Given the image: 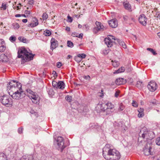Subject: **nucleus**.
<instances>
[{
    "mask_svg": "<svg viewBox=\"0 0 160 160\" xmlns=\"http://www.w3.org/2000/svg\"><path fill=\"white\" fill-rule=\"evenodd\" d=\"M50 93H51V94H53L54 92L53 90L52 89L50 90L48 92V94H50Z\"/></svg>",
    "mask_w": 160,
    "mask_h": 160,
    "instance_id": "nucleus-56",
    "label": "nucleus"
},
{
    "mask_svg": "<svg viewBox=\"0 0 160 160\" xmlns=\"http://www.w3.org/2000/svg\"><path fill=\"white\" fill-rule=\"evenodd\" d=\"M67 46L70 48H72L73 46V43L70 41H67Z\"/></svg>",
    "mask_w": 160,
    "mask_h": 160,
    "instance_id": "nucleus-32",
    "label": "nucleus"
},
{
    "mask_svg": "<svg viewBox=\"0 0 160 160\" xmlns=\"http://www.w3.org/2000/svg\"><path fill=\"white\" fill-rule=\"evenodd\" d=\"M151 104L153 106L157 105L158 104H159L158 102V101H151L150 102Z\"/></svg>",
    "mask_w": 160,
    "mask_h": 160,
    "instance_id": "nucleus-35",
    "label": "nucleus"
},
{
    "mask_svg": "<svg viewBox=\"0 0 160 160\" xmlns=\"http://www.w3.org/2000/svg\"><path fill=\"white\" fill-rule=\"evenodd\" d=\"M147 50L151 52L154 55H155L157 54V53L152 48H147Z\"/></svg>",
    "mask_w": 160,
    "mask_h": 160,
    "instance_id": "nucleus-33",
    "label": "nucleus"
},
{
    "mask_svg": "<svg viewBox=\"0 0 160 160\" xmlns=\"http://www.w3.org/2000/svg\"><path fill=\"white\" fill-rule=\"evenodd\" d=\"M151 149H152V148L151 147L150 144H147L146 146L143 149L144 153L145 155L148 156L152 154L151 152Z\"/></svg>",
    "mask_w": 160,
    "mask_h": 160,
    "instance_id": "nucleus-13",
    "label": "nucleus"
},
{
    "mask_svg": "<svg viewBox=\"0 0 160 160\" xmlns=\"http://www.w3.org/2000/svg\"><path fill=\"white\" fill-rule=\"evenodd\" d=\"M9 40L12 42H14L16 40V38L14 36H11L9 38Z\"/></svg>",
    "mask_w": 160,
    "mask_h": 160,
    "instance_id": "nucleus-37",
    "label": "nucleus"
},
{
    "mask_svg": "<svg viewBox=\"0 0 160 160\" xmlns=\"http://www.w3.org/2000/svg\"><path fill=\"white\" fill-rule=\"evenodd\" d=\"M106 104H107V106H106L107 110L108 109H112L114 107V106L113 104H112L110 102H107V101H106Z\"/></svg>",
    "mask_w": 160,
    "mask_h": 160,
    "instance_id": "nucleus-23",
    "label": "nucleus"
},
{
    "mask_svg": "<svg viewBox=\"0 0 160 160\" xmlns=\"http://www.w3.org/2000/svg\"><path fill=\"white\" fill-rule=\"evenodd\" d=\"M7 85H8L7 88L10 89L13 88H17L18 89V90H19L20 92H21V90H22V85L21 83L19 82H17L15 84H12L11 82H9L8 83V84Z\"/></svg>",
    "mask_w": 160,
    "mask_h": 160,
    "instance_id": "nucleus-9",
    "label": "nucleus"
},
{
    "mask_svg": "<svg viewBox=\"0 0 160 160\" xmlns=\"http://www.w3.org/2000/svg\"><path fill=\"white\" fill-rule=\"evenodd\" d=\"M84 78L87 80H89L90 79V77L89 75H87L85 76Z\"/></svg>",
    "mask_w": 160,
    "mask_h": 160,
    "instance_id": "nucleus-55",
    "label": "nucleus"
},
{
    "mask_svg": "<svg viewBox=\"0 0 160 160\" xmlns=\"http://www.w3.org/2000/svg\"><path fill=\"white\" fill-rule=\"evenodd\" d=\"M52 83V86L56 88H57L58 82H57L55 81H53Z\"/></svg>",
    "mask_w": 160,
    "mask_h": 160,
    "instance_id": "nucleus-38",
    "label": "nucleus"
},
{
    "mask_svg": "<svg viewBox=\"0 0 160 160\" xmlns=\"http://www.w3.org/2000/svg\"><path fill=\"white\" fill-rule=\"evenodd\" d=\"M30 112L32 114V117L35 116L36 117H38V113L36 112H35L34 110H31Z\"/></svg>",
    "mask_w": 160,
    "mask_h": 160,
    "instance_id": "nucleus-31",
    "label": "nucleus"
},
{
    "mask_svg": "<svg viewBox=\"0 0 160 160\" xmlns=\"http://www.w3.org/2000/svg\"><path fill=\"white\" fill-rule=\"evenodd\" d=\"M123 19L125 20H127L128 19V17L127 16H123Z\"/></svg>",
    "mask_w": 160,
    "mask_h": 160,
    "instance_id": "nucleus-61",
    "label": "nucleus"
},
{
    "mask_svg": "<svg viewBox=\"0 0 160 160\" xmlns=\"http://www.w3.org/2000/svg\"><path fill=\"white\" fill-rule=\"evenodd\" d=\"M25 14H26L27 15V16H28V15H29L30 14V11H27V10L25 11Z\"/></svg>",
    "mask_w": 160,
    "mask_h": 160,
    "instance_id": "nucleus-59",
    "label": "nucleus"
},
{
    "mask_svg": "<svg viewBox=\"0 0 160 160\" xmlns=\"http://www.w3.org/2000/svg\"><path fill=\"white\" fill-rule=\"evenodd\" d=\"M1 102L2 104L8 107L12 106V101H1Z\"/></svg>",
    "mask_w": 160,
    "mask_h": 160,
    "instance_id": "nucleus-19",
    "label": "nucleus"
},
{
    "mask_svg": "<svg viewBox=\"0 0 160 160\" xmlns=\"http://www.w3.org/2000/svg\"><path fill=\"white\" fill-rule=\"evenodd\" d=\"M126 82V80L122 78H118L115 81V83L118 85H120L123 84Z\"/></svg>",
    "mask_w": 160,
    "mask_h": 160,
    "instance_id": "nucleus-18",
    "label": "nucleus"
},
{
    "mask_svg": "<svg viewBox=\"0 0 160 160\" xmlns=\"http://www.w3.org/2000/svg\"><path fill=\"white\" fill-rule=\"evenodd\" d=\"M103 155L107 160H118L121 157L118 151L115 149H109L107 147L103 149Z\"/></svg>",
    "mask_w": 160,
    "mask_h": 160,
    "instance_id": "nucleus-1",
    "label": "nucleus"
},
{
    "mask_svg": "<svg viewBox=\"0 0 160 160\" xmlns=\"http://www.w3.org/2000/svg\"><path fill=\"white\" fill-rule=\"evenodd\" d=\"M109 26L112 28H116L118 27V23L117 20L115 19H112L108 22Z\"/></svg>",
    "mask_w": 160,
    "mask_h": 160,
    "instance_id": "nucleus-15",
    "label": "nucleus"
},
{
    "mask_svg": "<svg viewBox=\"0 0 160 160\" xmlns=\"http://www.w3.org/2000/svg\"><path fill=\"white\" fill-rule=\"evenodd\" d=\"M157 83L152 81L150 82L147 86L148 89L152 92L155 91L157 89Z\"/></svg>",
    "mask_w": 160,
    "mask_h": 160,
    "instance_id": "nucleus-10",
    "label": "nucleus"
},
{
    "mask_svg": "<svg viewBox=\"0 0 160 160\" xmlns=\"http://www.w3.org/2000/svg\"><path fill=\"white\" fill-rule=\"evenodd\" d=\"M139 113L138 114V116L139 118H141L142 117L144 116V114L142 112H140V111H138Z\"/></svg>",
    "mask_w": 160,
    "mask_h": 160,
    "instance_id": "nucleus-49",
    "label": "nucleus"
},
{
    "mask_svg": "<svg viewBox=\"0 0 160 160\" xmlns=\"http://www.w3.org/2000/svg\"><path fill=\"white\" fill-rule=\"evenodd\" d=\"M8 61V57L4 54H2L0 55V61L2 62H7Z\"/></svg>",
    "mask_w": 160,
    "mask_h": 160,
    "instance_id": "nucleus-20",
    "label": "nucleus"
},
{
    "mask_svg": "<svg viewBox=\"0 0 160 160\" xmlns=\"http://www.w3.org/2000/svg\"><path fill=\"white\" fill-rule=\"evenodd\" d=\"M5 99L6 100H9L8 98H7V96L3 95L2 96H0V100H3Z\"/></svg>",
    "mask_w": 160,
    "mask_h": 160,
    "instance_id": "nucleus-43",
    "label": "nucleus"
},
{
    "mask_svg": "<svg viewBox=\"0 0 160 160\" xmlns=\"http://www.w3.org/2000/svg\"><path fill=\"white\" fill-rule=\"evenodd\" d=\"M123 5L126 9L130 10L131 9V5L128 2L125 3L124 2L123 3Z\"/></svg>",
    "mask_w": 160,
    "mask_h": 160,
    "instance_id": "nucleus-27",
    "label": "nucleus"
},
{
    "mask_svg": "<svg viewBox=\"0 0 160 160\" xmlns=\"http://www.w3.org/2000/svg\"><path fill=\"white\" fill-rule=\"evenodd\" d=\"M32 102L35 104H38L39 103V101H32Z\"/></svg>",
    "mask_w": 160,
    "mask_h": 160,
    "instance_id": "nucleus-58",
    "label": "nucleus"
},
{
    "mask_svg": "<svg viewBox=\"0 0 160 160\" xmlns=\"http://www.w3.org/2000/svg\"><path fill=\"white\" fill-rule=\"evenodd\" d=\"M156 142L157 145L160 146V137L157 138Z\"/></svg>",
    "mask_w": 160,
    "mask_h": 160,
    "instance_id": "nucleus-44",
    "label": "nucleus"
},
{
    "mask_svg": "<svg viewBox=\"0 0 160 160\" xmlns=\"http://www.w3.org/2000/svg\"><path fill=\"white\" fill-rule=\"evenodd\" d=\"M101 91V92H99L98 93V95L100 97H102L104 96V93L103 92V90L102 89Z\"/></svg>",
    "mask_w": 160,
    "mask_h": 160,
    "instance_id": "nucleus-42",
    "label": "nucleus"
},
{
    "mask_svg": "<svg viewBox=\"0 0 160 160\" xmlns=\"http://www.w3.org/2000/svg\"><path fill=\"white\" fill-rule=\"evenodd\" d=\"M68 18V21L69 22H71L72 21V18L69 16V15H68L67 17Z\"/></svg>",
    "mask_w": 160,
    "mask_h": 160,
    "instance_id": "nucleus-46",
    "label": "nucleus"
},
{
    "mask_svg": "<svg viewBox=\"0 0 160 160\" xmlns=\"http://www.w3.org/2000/svg\"><path fill=\"white\" fill-rule=\"evenodd\" d=\"M112 65L114 67H117L119 65V62L117 61H112Z\"/></svg>",
    "mask_w": 160,
    "mask_h": 160,
    "instance_id": "nucleus-29",
    "label": "nucleus"
},
{
    "mask_svg": "<svg viewBox=\"0 0 160 160\" xmlns=\"http://www.w3.org/2000/svg\"><path fill=\"white\" fill-rule=\"evenodd\" d=\"M139 22L144 26H145L147 24V18L143 14H141L138 18Z\"/></svg>",
    "mask_w": 160,
    "mask_h": 160,
    "instance_id": "nucleus-11",
    "label": "nucleus"
},
{
    "mask_svg": "<svg viewBox=\"0 0 160 160\" xmlns=\"http://www.w3.org/2000/svg\"><path fill=\"white\" fill-rule=\"evenodd\" d=\"M96 27L93 29V32L94 33H97L98 31H102L106 30L107 28L104 27L100 22L96 21L95 22Z\"/></svg>",
    "mask_w": 160,
    "mask_h": 160,
    "instance_id": "nucleus-6",
    "label": "nucleus"
},
{
    "mask_svg": "<svg viewBox=\"0 0 160 160\" xmlns=\"http://www.w3.org/2000/svg\"><path fill=\"white\" fill-rule=\"evenodd\" d=\"M51 34V31L49 30H46L44 32V34L45 36H49Z\"/></svg>",
    "mask_w": 160,
    "mask_h": 160,
    "instance_id": "nucleus-30",
    "label": "nucleus"
},
{
    "mask_svg": "<svg viewBox=\"0 0 160 160\" xmlns=\"http://www.w3.org/2000/svg\"><path fill=\"white\" fill-rule=\"evenodd\" d=\"M42 17L43 20H45L48 18V16L46 12H44L42 16Z\"/></svg>",
    "mask_w": 160,
    "mask_h": 160,
    "instance_id": "nucleus-36",
    "label": "nucleus"
},
{
    "mask_svg": "<svg viewBox=\"0 0 160 160\" xmlns=\"http://www.w3.org/2000/svg\"><path fill=\"white\" fill-rule=\"evenodd\" d=\"M143 84L142 82L140 81H137L136 84V86L140 89L142 88L143 87Z\"/></svg>",
    "mask_w": 160,
    "mask_h": 160,
    "instance_id": "nucleus-25",
    "label": "nucleus"
},
{
    "mask_svg": "<svg viewBox=\"0 0 160 160\" xmlns=\"http://www.w3.org/2000/svg\"><path fill=\"white\" fill-rule=\"evenodd\" d=\"M153 132L150 131H148L146 127H143L142 128L139 133V137H142L143 139H151L152 137H151V134Z\"/></svg>",
    "mask_w": 160,
    "mask_h": 160,
    "instance_id": "nucleus-4",
    "label": "nucleus"
},
{
    "mask_svg": "<svg viewBox=\"0 0 160 160\" xmlns=\"http://www.w3.org/2000/svg\"><path fill=\"white\" fill-rule=\"evenodd\" d=\"M1 8H2L4 10H6L7 8L6 4H5L3 3H2Z\"/></svg>",
    "mask_w": 160,
    "mask_h": 160,
    "instance_id": "nucleus-52",
    "label": "nucleus"
},
{
    "mask_svg": "<svg viewBox=\"0 0 160 160\" xmlns=\"http://www.w3.org/2000/svg\"><path fill=\"white\" fill-rule=\"evenodd\" d=\"M51 49L53 50L58 46V42L54 38H52L51 40Z\"/></svg>",
    "mask_w": 160,
    "mask_h": 160,
    "instance_id": "nucleus-14",
    "label": "nucleus"
},
{
    "mask_svg": "<svg viewBox=\"0 0 160 160\" xmlns=\"http://www.w3.org/2000/svg\"><path fill=\"white\" fill-rule=\"evenodd\" d=\"M52 74H53V76H54V77H55L57 76V73L55 71H52Z\"/></svg>",
    "mask_w": 160,
    "mask_h": 160,
    "instance_id": "nucleus-57",
    "label": "nucleus"
},
{
    "mask_svg": "<svg viewBox=\"0 0 160 160\" xmlns=\"http://www.w3.org/2000/svg\"><path fill=\"white\" fill-rule=\"evenodd\" d=\"M5 49L6 45L4 40L2 39H0V52H3Z\"/></svg>",
    "mask_w": 160,
    "mask_h": 160,
    "instance_id": "nucleus-17",
    "label": "nucleus"
},
{
    "mask_svg": "<svg viewBox=\"0 0 160 160\" xmlns=\"http://www.w3.org/2000/svg\"><path fill=\"white\" fill-rule=\"evenodd\" d=\"M65 88V84L62 81L58 82L57 88L63 89Z\"/></svg>",
    "mask_w": 160,
    "mask_h": 160,
    "instance_id": "nucleus-21",
    "label": "nucleus"
},
{
    "mask_svg": "<svg viewBox=\"0 0 160 160\" xmlns=\"http://www.w3.org/2000/svg\"><path fill=\"white\" fill-rule=\"evenodd\" d=\"M66 30L67 31H70V28L69 27H67Z\"/></svg>",
    "mask_w": 160,
    "mask_h": 160,
    "instance_id": "nucleus-64",
    "label": "nucleus"
},
{
    "mask_svg": "<svg viewBox=\"0 0 160 160\" xmlns=\"http://www.w3.org/2000/svg\"><path fill=\"white\" fill-rule=\"evenodd\" d=\"M0 160H7L6 156L4 153H0Z\"/></svg>",
    "mask_w": 160,
    "mask_h": 160,
    "instance_id": "nucleus-28",
    "label": "nucleus"
},
{
    "mask_svg": "<svg viewBox=\"0 0 160 160\" xmlns=\"http://www.w3.org/2000/svg\"><path fill=\"white\" fill-rule=\"evenodd\" d=\"M12 25L15 29H18L20 27L19 24L17 23H13Z\"/></svg>",
    "mask_w": 160,
    "mask_h": 160,
    "instance_id": "nucleus-34",
    "label": "nucleus"
},
{
    "mask_svg": "<svg viewBox=\"0 0 160 160\" xmlns=\"http://www.w3.org/2000/svg\"><path fill=\"white\" fill-rule=\"evenodd\" d=\"M27 21L28 20L26 19H23L22 20V22L24 23H26L27 22Z\"/></svg>",
    "mask_w": 160,
    "mask_h": 160,
    "instance_id": "nucleus-62",
    "label": "nucleus"
},
{
    "mask_svg": "<svg viewBox=\"0 0 160 160\" xmlns=\"http://www.w3.org/2000/svg\"><path fill=\"white\" fill-rule=\"evenodd\" d=\"M119 92H120L119 90H117L116 91V92L115 93V95H114L115 97H117L119 95Z\"/></svg>",
    "mask_w": 160,
    "mask_h": 160,
    "instance_id": "nucleus-50",
    "label": "nucleus"
},
{
    "mask_svg": "<svg viewBox=\"0 0 160 160\" xmlns=\"http://www.w3.org/2000/svg\"><path fill=\"white\" fill-rule=\"evenodd\" d=\"M132 104L133 107H137L138 105V104L136 101H133Z\"/></svg>",
    "mask_w": 160,
    "mask_h": 160,
    "instance_id": "nucleus-41",
    "label": "nucleus"
},
{
    "mask_svg": "<svg viewBox=\"0 0 160 160\" xmlns=\"http://www.w3.org/2000/svg\"><path fill=\"white\" fill-rule=\"evenodd\" d=\"M22 92V90H21V92H20V91L17 90L11 96L14 99L19 100L21 99L22 98L21 95Z\"/></svg>",
    "mask_w": 160,
    "mask_h": 160,
    "instance_id": "nucleus-12",
    "label": "nucleus"
},
{
    "mask_svg": "<svg viewBox=\"0 0 160 160\" xmlns=\"http://www.w3.org/2000/svg\"><path fill=\"white\" fill-rule=\"evenodd\" d=\"M72 99V97L71 96L68 95L65 97L66 100H71Z\"/></svg>",
    "mask_w": 160,
    "mask_h": 160,
    "instance_id": "nucleus-48",
    "label": "nucleus"
},
{
    "mask_svg": "<svg viewBox=\"0 0 160 160\" xmlns=\"http://www.w3.org/2000/svg\"><path fill=\"white\" fill-rule=\"evenodd\" d=\"M21 16H22V15H21V14H17L15 15V17H20Z\"/></svg>",
    "mask_w": 160,
    "mask_h": 160,
    "instance_id": "nucleus-63",
    "label": "nucleus"
},
{
    "mask_svg": "<svg viewBox=\"0 0 160 160\" xmlns=\"http://www.w3.org/2000/svg\"><path fill=\"white\" fill-rule=\"evenodd\" d=\"M106 106V101H101L96 107V110L98 113L101 114L102 112H104L107 110Z\"/></svg>",
    "mask_w": 160,
    "mask_h": 160,
    "instance_id": "nucleus-5",
    "label": "nucleus"
},
{
    "mask_svg": "<svg viewBox=\"0 0 160 160\" xmlns=\"http://www.w3.org/2000/svg\"><path fill=\"white\" fill-rule=\"evenodd\" d=\"M125 69L124 67H122L117 70H116L113 72L114 74L118 73L123 72L124 71Z\"/></svg>",
    "mask_w": 160,
    "mask_h": 160,
    "instance_id": "nucleus-24",
    "label": "nucleus"
},
{
    "mask_svg": "<svg viewBox=\"0 0 160 160\" xmlns=\"http://www.w3.org/2000/svg\"><path fill=\"white\" fill-rule=\"evenodd\" d=\"M109 36L110 37L105 38L104 40L105 43L108 47H111L112 46L114 42L111 40L112 39L114 40H117L120 46H122L124 48H126V46L124 42L119 39H115L114 37L112 36L109 35Z\"/></svg>",
    "mask_w": 160,
    "mask_h": 160,
    "instance_id": "nucleus-3",
    "label": "nucleus"
},
{
    "mask_svg": "<svg viewBox=\"0 0 160 160\" xmlns=\"http://www.w3.org/2000/svg\"><path fill=\"white\" fill-rule=\"evenodd\" d=\"M18 57L22 59V64H23L27 61L32 60L35 54L28 52L24 47L19 48L18 52Z\"/></svg>",
    "mask_w": 160,
    "mask_h": 160,
    "instance_id": "nucleus-2",
    "label": "nucleus"
},
{
    "mask_svg": "<svg viewBox=\"0 0 160 160\" xmlns=\"http://www.w3.org/2000/svg\"><path fill=\"white\" fill-rule=\"evenodd\" d=\"M62 66L61 62H59L57 63V66L58 68H60Z\"/></svg>",
    "mask_w": 160,
    "mask_h": 160,
    "instance_id": "nucleus-54",
    "label": "nucleus"
},
{
    "mask_svg": "<svg viewBox=\"0 0 160 160\" xmlns=\"http://www.w3.org/2000/svg\"><path fill=\"white\" fill-rule=\"evenodd\" d=\"M23 131V128H19L18 129V133L20 134L22 133Z\"/></svg>",
    "mask_w": 160,
    "mask_h": 160,
    "instance_id": "nucleus-53",
    "label": "nucleus"
},
{
    "mask_svg": "<svg viewBox=\"0 0 160 160\" xmlns=\"http://www.w3.org/2000/svg\"><path fill=\"white\" fill-rule=\"evenodd\" d=\"M83 34L82 33H80L79 34L78 36L76 35L75 36L76 37H78L79 38H82V37Z\"/></svg>",
    "mask_w": 160,
    "mask_h": 160,
    "instance_id": "nucleus-60",
    "label": "nucleus"
},
{
    "mask_svg": "<svg viewBox=\"0 0 160 160\" xmlns=\"http://www.w3.org/2000/svg\"><path fill=\"white\" fill-rule=\"evenodd\" d=\"M86 55L84 53L79 54L75 57V59H77L78 58H80V59L84 58L86 57Z\"/></svg>",
    "mask_w": 160,
    "mask_h": 160,
    "instance_id": "nucleus-26",
    "label": "nucleus"
},
{
    "mask_svg": "<svg viewBox=\"0 0 160 160\" xmlns=\"http://www.w3.org/2000/svg\"><path fill=\"white\" fill-rule=\"evenodd\" d=\"M56 141L58 145L61 149H63L65 148L64 139L61 137H58L56 139Z\"/></svg>",
    "mask_w": 160,
    "mask_h": 160,
    "instance_id": "nucleus-8",
    "label": "nucleus"
},
{
    "mask_svg": "<svg viewBox=\"0 0 160 160\" xmlns=\"http://www.w3.org/2000/svg\"><path fill=\"white\" fill-rule=\"evenodd\" d=\"M20 160H33V157L31 155L28 156H24L22 157Z\"/></svg>",
    "mask_w": 160,
    "mask_h": 160,
    "instance_id": "nucleus-22",
    "label": "nucleus"
},
{
    "mask_svg": "<svg viewBox=\"0 0 160 160\" xmlns=\"http://www.w3.org/2000/svg\"><path fill=\"white\" fill-rule=\"evenodd\" d=\"M18 39L21 42H25L26 41V39L24 37H20L18 38Z\"/></svg>",
    "mask_w": 160,
    "mask_h": 160,
    "instance_id": "nucleus-39",
    "label": "nucleus"
},
{
    "mask_svg": "<svg viewBox=\"0 0 160 160\" xmlns=\"http://www.w3.org/2000/svg\"><path fill=\"white\" fill-rule=\"evenodd\" d=\"M124 106L123 105H122V103H121L118 108V110L120 111H122L124 109Z\"/></svg>",
    "mask_w": 160,
    "mask_h": 160,
    "instance_id": "nucleus-40",
    "label": "nucleus"
},
{
    "mask_svg": "<svg viewBox=\"0 0 160 160\" xmlns=\"http://www.w3.org/2000/svg\"><path fill=\"white\" fill-rule=\"evenodd\" d=\"M38 24V19L35 17L32 18L31 23L30 24V26L31 27H34L37 26Z\"/></svg>",
    "mask_w": 160,
    "mask_h": 160,
    "instance_id": "nucleus-16",
    "label": "nucleus"
},
{
    "mask_svg": "<svg viewBox=\"0 0 160 160\" xmlns=\"http://www.w3.org/2000/svg\"><path fill=\"white\" fill-rule=\"evenodd\" d=\"M90 128H97V126L96 125H95L94 124H90Z\"/></svg>",
    "mask_w": 160,
    "mask_h": 160,
    "instance_id": "nucleus-47",
    "label": "nucleus"
},
{
    "mask_svg": "<svg viewBox=\"0 0 160 160\" xmlns=\"http://www.w3.org/2000/svg\"><path fill=\"white\" fill-rule=\"evenodd\" d=\"M26 91L28 93V96L30 99H33L34 100L40 99L38 94L35 92H33L29 89L26 90Z\"/></svg>",
    "mask_w": 160,
    "mask_h": 160,
    "instance_id": "nucleus-7",
    "label": "nucleus"
},
{
    "mask_svg": "<svg viewBox=\"0 0 160 160\" xmlns=\"http://www.w3.org/2000/svg\"><path fill=\"white\" fill-rule=\"evenodd\" d=\"M126 71L127 72H130L132 70V68L131 67V66H128V68H127L126 69Z\"/></svg>",
    "mask_w": 160,
    "mask_h": 160,
    "instance_id": "nucleus-45",
    "label": "nucleus"
},
{
    "mask_svg": "<svg viewBox=\"0 0 160 160\" xmlns=\"http://www.w3.org/2000/svg\"><path fill=\"white\" fill-rule=\"evenodd\" d=\"M34 3V1L33 0H29L28 4L29 5H32Z\"/></svg>",
    "mask_w": 160,
    "mask_h": 160,
    "instance_id": "nucleus-51",
    "label": "nucleus"
}]
</instances>
